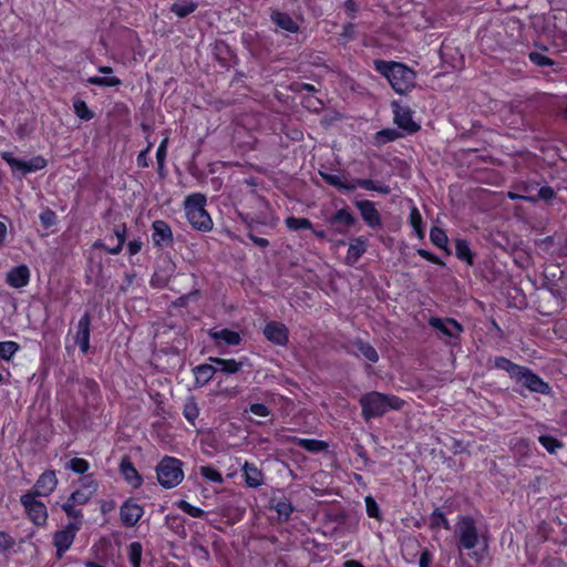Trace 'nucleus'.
Listing matches in <instances>:
<instances>
[{
  "label": "nucleus",
  "instance_id": "f257e3e1",
  "mask_svg": "<svg viewBox=\"0 0 567 567\" xmlns=\"http://www.w3.org/2000/svg\"><path fill=\"white\" fill-rule=\"evenodd\" d=\"M374 69L389 81L398 94H405L415 85V72L403 63L374 60Z\"/></svg>",
  "mask_w": 567,
  "mask_h": 567
},
{
  "label": "nucleus",
  "instance_id": "f03ea898",
  "mask_svg": "<svg viewBox=\"0 0 567 567\" xmlns=\"http://www.w3.org/2000/svg\"><path fill=\"white\" fill-rule=\"evenodd\" d=\"M359 403L363 419L369 421L382 416L390 410H400L404 401L392 394L372 391L363 394Z\"/></svg>",
  "mask_w": 567,
  "mask_h": 567
},
{
  "label": "nucleus",
  "instance_id": "7ed1b4c3",
  "mask_svg": "<svg viewBox=\"0 0 567 567\" xmlns=\"http://www.w3.org/2000/svg\"><path fill=\"white\" fill-rule=\"evenodd\" d=\"M206 196L200 193L188 195L184 200L186 218L193 228L199 231H209L213 228V219L205 209Z\"/></svg>",
  "mask_w": 567,
  "mask_h": 567
},
{
  "label": "nucleus",
  "instance_id": "20e7f679",
  "mask_svg": "<svg viewBox=\"0 0 567 567\" xmlns=\"http://www.w3.org/2000/svg\"><path fill=\"white\" fill-rule=\"evenodd\" d=\"M454 534L458 551L472 550L480 544V533L475 519L470 515H458Z\"/></svg>",
  "mask_w": 567,
  "mask_h": 567
},
{
  "label": "nucleus",
  "instance_id": "39448f33",
  "mask_svg": "<svg viewBox=\"0 0 567 567\" xmlns=\"http://www.w3.org/2000/svg\"><path fill=\"white\" fill-rule=\"evenodd\" d=\"M183 462L176 457L165 456L156 466L158 483L165 488L177 486L184 478Z\"/></svg>",
  "mask_w": 567,
  "mask_h": 567
},
{
  "label": "nucleus",
  "instance_id": "423d86ee",
  "mask_svg": "<svg viewBox=\"0 0 567 567\" xmlns=\"http://www.w3.org/2000/svg\"><path fill=\"white\" fill-rule=\"evenodd\" d=\"M1 158L10 166L13 175L20 173V176L43 169L48 164L47 159L41 155L34 156L30 161H22L16 158L11 152H3Z\"/></svg>",
  "mask_w": 567,
  "mask_h": 567
},
{
  "label": "nucleus",
  "instance_id": "0eeeda50",
  "mask_svg": "<svg viewBox=\"0 0 567 567\" xmlns=\"http://www.w3.org/2000/svg\"><path fill=\"white\" fill-rule=\"evenodd\" d=\"M20 503L34 525L43 526L47 524V506L42 502L37 501V496L25 493L20 497Z\"/></svg>",
  "mask_w": 567,
  "mask_h": 567
},
{
  "label": "nucleus",
  "instance_id": "6e6552de",
  "mask_svg": "<svg viewBox=\"0 0 567 567\" xmlns=\"http://www.w3.org/2000/svg\"><path fill=\"white\" fill-rule=\"evenodd\" d=\"M80 527L81 520L70 522L63 529L54 533L53 545L56 548L58 558H62L63 554L71 547Z\"/></svg>",
  "mask_w": 567,
  "mask_h": 567
},
{
  "label": "nucleus",
  "instance_id": "1a4fd4ad",
  "mask_svg": "<svg viewBox=\"0 0 567 567\" xmlns=\"http://www.w3.org/2000/svg\"><path fill=\"white\" fill-rule=\"evenodd\" d=\"M515 381L534 393L549 394L551 391L549 384L527 367H522Z\"/></svg>",
  "mask_w": 567,
  "mask_h": 567
},
{
  "label": "nucleus",
  "instance_id": "9d476101",
  "mask_svg": "<svg viewBox=\"0 0 567 567\" xmlns=\"http://www.w3.org/2000/svg\"><path fill=\"white\" fill-rule=\"evenodd\" d=\"M56 485L55 472L48 470L39 476L33 487L27 493L37 497H45L55 489Z\"/></svg>",
  "mask_w": 567,
  "mask_h": 567
},
{
  "label": "nucleus",
  "instance_id": "9b49d317",
  "mask_svg": "<svg viewBox=\"0 0 567 567\" xmlns=\"http://www.w3.org/2000/svg\"><path fill=\"white\" fill-rule=\"evenodd\" d=\"M360 213L361 218L370 228H379L382 225L381 215L378 212L375 204L371 200L363 199L354 203Z\"/></svg>",
  "mask_w": 567,
  "mask_h": 567
},
{
  "label": "nucleus",
  "instance_id": "f8f14e48",
  "mask_svg": "<svg viewBox=\"0 0 567 567\" xmlns=\"http://www.w3.org/2000/svg\"><path fill=\"white\" fill-rule=\"evenodd\" d=\"M262 332L265 338L276 346L284 347L289 341L288 328L279 321H270L266 323Z\"/></svg>",
  "mask_w": 567,
  "mask_h": 567
},
{
  "label": "nucleus",
  "instance_id": "ddd939ff",
  "mask_svg": "<svg viewBox=\"0 0 567 567\" xmlns=\"http://www.w3.org/2000/svg\"><path fill=\"white\" fill-rule=\"evenodd\" d=\"M394 113V123L408 133H415L420 125L413 121L412 111L408 106H401L396 102L392 104Z\"/></svg>",
  "mask_w": 567,
  "mask_h": 567
},
{
  "label": "nucleus",
  "instance_id": "4468645a",
  "mask_svg": "<svg viewBox=\"0 0 567 567\" xmlns=\"http://www.w3.org/2000/svg\"><path fill=\"white\" fill-rule=\"evenodd\" d=\"M357 223L355 216L348 207L338 209L329 219L328 224L336 227V233L346 234Z\"/></svg>",
  "mask_w": 567,
  "mask_h": 567
},
{
  "label": "nucleus",
  "instance_id": "2eb2a0df",
  "mask_svg": "<svg viewBox=\"0 0 567 567\" xmlns=\"http://www.w3.org/2000/svg\"><path fill=\"white\" fill-rule=\"evenodd\" d=\"M152 241L154 246L163 249L172 245L173 233L171 227L164 220H155L152 225Z\"/></svg>",
  "mask_w": 567,
  "mask_h": 567
},
{
  "label": "nucleus",
  "instance_id": "dca6fc26",
  "mask_svg": "<svg viewBox=\"0 0 567 567\" xmlns=\"http://www.w3.org/2000/svg\"><path fill=\"white\" fill-rule=\"evenodd\" d=\"M429 324L441 331L444 336L455 340L458 339L461 332L463 331L461 323L452 318L441 319L432 317L429 320Z\"/></svg>",
  "mask_w": 567,
  "mask_h": 567
},
{
  "label": "nucleus",
  "instance_id": "f3484780",
  "mask_svg": "<svg viewBox=\"0 0 567 567\" xmlns=\"http://www.w3.org/2000/svg\"><path fill=\"white\" fill-rule=\"evenodd\" d=\"M90 324L91 316L89 312H85L78 322L76 333L74 337V342L80 347V350L83 353H87L90 349Z\"/></svg>",
  "mask_w": 567,
  "mask_h": 567
},
{
  "label": "nucleus",
  "instance_id": "a211bd4d",
  "mask_svg": "<svg viewBox=\"0 0 567 567\" xmlns=\"http://www.w3.org/2000/svg\"><path fill=\"white\" fill-rule=\"evenodd\" d=\"M270 508L278 514L280 520L287 522L295 511L291 501L284 494H274L270 498Z\"/></svg>",
  "mask_w": 567,
  "mask_h": 567
},
{
  "label": "nucleus",
  "instance_id": "6ab92c4d",
  "mask_svg": "<svg viewBox=\"0 0 567 567\" xmlns=\"http://www.w3.org/2000/svg\"><path fill=\"white\" fill-rule=\"evenodd\" d=\"M30 270L27 265L11 268L6 276V282L12 288H22L29 284Z\"/></svg>",
  "mask_w": 567,
  "mask_h": 567
},
{
  "label": "nucleus",
  "instance_id": "aec40b11",
  "mask_svg": "<svg viewBox=\"0 0 567 567\" xmlns=\"http://www.w3.org/2000/svg\"><path fill=\"white\" fill-rule=\"evenodd\" d=\"M121 522L126 527H133L142 517V507L132 499H127L120 511Z\"/></svg>",
  "mask_w": 567,
  "mask_h": 567
},
{
  "label": "nucleus",
  "instance_id": "412c9836",
  "mask_svg": "<svg viewBox=\"0 0 567 567\" xmlns=\"http://www.w3.org/2000/svg\"><path fill=\"white\" fill-rule=\"evenodd\" d=\"M241 472L248 487L258 488L264 485V474L254 463L245 462L241 467Z\"/></svg>",
  "mask_w": 567,
  "mask_h": 567
},
{
  "label": "nucleus",
  "instance_id": "4be33fe9",
  "mask_svg": "<svg viewBox=\"0 0 567 567\" xmlns=\"http://www.w3.org/2000/svg\"><path fill=\"white\" fill-rule=\"evenodd\" d=\"M271 22L280 30L296 33L299 30L298 23L286 12L272 11L270 14Z\"/></svg>",
  "mask_w": 567,
  "mask_h": 567
},
{
  "label": "nucleus",
  "instance_id": "5701e85b",
  "mask_svg": "<svg viewBox=\"0 0 567 567\" xmlns=\"http://www.w3.org/2000/svg\"><path fill=\"white\" fill-rule=\"evenodd\" d=\"M120 472L125 481L134 487H138L142 483V476L134 467L128 456H124L120 463Z\"/></svg>",
  "mask_w": 567,
  "mask_h": 567
},
{
  "label": "nucleus",
  "instance_id": "b1692460",
  "mask_svg": "<svg viewBox=\"0 0 567 567\" xmlns=\"http://www.w3.org/2000/svg\"><path fill=\"white\" fill-rule=\"evenodd\" d=\"M365 251V239L363 237L353 238L349 244V248L346 256V262L348 265H354Z\"/></svg>",
  "mask_w": 567,
  "mask_h": 567
},
{
  "label": "nucleus",
  "instance_id": "393cba45",
  "mask_svg": "<svg viewBox=\"0 0 567 567\" xmlns=\"http://www.w3.org/2000/svg\"><path fill=\"white\" fill-rule=\"evenodd\" d=\"M208 334L213 340L223 342L227 346H238L241 342L240 334L229 329H212L209 330Z\"/></svg>",
  "mask_w": 567,
  "mask_h": 567
},
{
  "label": "nucleus",
  "instance_id": "a878e982",
  "mask_svg": "<svg viewBox=\"0 0 567 567\" xmlns=\"http://www.w3.org/2000/svg\"><path fill=\"white\" fill-rule=\"evenodd\" d=\"M353 347L355 348V351L353 352L355 357L361 355L371 363H377L379 361V353L375 348L362 339H355L353 341Z\"/></svg>",
  "mask_w": 567,
  "mask_h": 567
},
{
  "label": "nucleus",
  "instance_id": "bb28decb",
  "mask_svg": "<svg viewBox=\"0 0 567 567\" xmlns=\"http://www.w3.org/2000/svg\"><path fill=\"white\" fill-rule=\"evenodd\" d=\"M209 361L215 364L216 372L220 371L227 374H234L241 370L243 363L237 362L235 359L209 358Z\"/></svg>",
  "mask_w": 567,
  "mask_h": 567
},
{
  "label": "nucleus",
  "instance_id": "cd10ccee",
  "mask_svg": "<svg viewBox=\"0 0 567 567\" xmlns=\"http://www.w3.org/2000/svg\"><path fill=\"white\" fill-rule=\"evenodd\" d=\"M292 442L311 453H319L328 450L329 445L324 441L316 440V439H302V437H293Z\"/></svg>",
  "mask_w": 567,
  "mask_h": 567
},
{
  "label": "nucleus",
  "instance_id": "c85d7f7f",
  "mask_svg": "<svg viewBox=\"0 0 567 567\" xmlns=\"http://www.w3.org/2000/svg\"><path fill=\"white\" fill-rule=\"evenodd\" d=\"M352 185H354V189L357 187H360L365 190H374L377 193L388 195L391 193V188L389 185L382 184V183H375L372 179L369 178H357L352 182Z\"/></svg>",
  "mask_w": 567,
  "mask_h": 567
},
{
  "label": "nucleus",
  "instance_id": "c756f323",
  "mask_svg": "<svg viewBox=\"0 0 567 567\" xmlns=\"http://www.w3.org/2000/svg\"><path fill=\"white\" fill-rule=\"evenodd\" d=\"M455 255L460 260L465 261L470 266L474 262V255L470 248L468 241L465 239L458 238L455 240Z\"/></svg>",
  "mask_w": 567,
  "mask_h": 567
},
{
  "label": "nucleus",
  "instance_id": "7c9ffc66",
  "mask_svg": "<svg viewBox=\"0 0 567 567\" xmlns=\"http://www.w3.org/2000/svg\"><path fill=\"white\" fill-rule=\"evenodd\" d=\"M494 367L506 371L509 377L515 380L523 365L516 364L505 357H496L494 360Z\"/></svg>",
  "mask_w": 567,
  "mask_h": 567
},
{
  "label": "nucleus",
  "instance_id": "2f4dec72",
  "mask_svg": "<svg viewBox=\"0 0 567 567\" xmlns=\"http://www.w3.org/2000/svg\"><path fill=\"white\" fill-rule=\"evenodd\" d=\"M193 371H194L196 381L200 382L202 384H206L215 375L216 368H215V364L212 365V364L204 363V364H199V365L195 367Z\"/></svg>",
  "mask_w": 567,
  "mask_h": 567
},
{
  "label": "nucleus",
  "instance_id": "473e14b6",
  "mask_svg": "<svg viewBox=\"0 0 567 567\" xmlns=\"http://www.w3.org/2000/svg\"><path fill=\"white\" fill-rule=\"evenodd\" d=\"M402 136L395 128H383L374 134L373 143L375 146H382L389 142H393Z\"/></svg>",
  "mask_w": 567,
  "mask_h": 567
},
{
  "label": "nucleus",
  "instance_id": "72a5a7b5",
  "mask_svg": "<svg viewBox=\"0 0 567 567\" xmlns=\"http://www.w3.org/2000/svg\"><path fill=\"white\" fill-rule=\"evenodd\" d=\"M320 175L327 184L336 187L339 190L351 192L354 189V185H352V182L346 183L342 181V178L339 175L330 174V173H320Z\"/></svg>",
  "mask_w": 567,
  "mask_h": 567
},
{
  "label": "nucleus",
  "instance_id": "f704fd0d",
  "mask_svg": "<svg viewBox=\"0 0 567 567\" xmlns=\"http://www.w3.org/2000/svg\"><path fill=\"white\" fill-rule=\"evenodd\" d=\"M441 527L445 530L451 529L450 522L445 514L440 508H435L430 515V528L436 530Z\"/></svg>",
  "mask_w": 567,
  "mask_h": 567
},
{
  "label": "nucleus",
  "instance_id": "c9c22d12",
  "mask_svg": "<svg viewBox=\"0 0 567 567\" xmlns=\"http://www.w3.org/2000/svg\"><path fill=\"white\" fill-rule=\"evenodd\" d=\"M196 9L197 2L195 1L175 2L171 7V11L178 18H185L193 13Z\"/></svg>",
  "mask_w": 567,
  "mask_h": 567
},
{
  "label": "nucleus",
  "instance_id": "e433bc0d",
  "mask_svg": "<svg viewBox=\"0 0 567 567\" xmlns=\"http://www.w3.org/2000/svg\"><path fill=\"white\" fill-rule=\"evenodd\" d=\"M430 239L437 248L447 251L449 238L442 228L433 227L430 231Z\"/></svg>",
  "mask_w": 567,
  "mask_h": 567
},
{
  "label": "nucleus",
  "instance_id": "4c0bfd02",
  "mask_svg": "<svg viewBox=\"0 0 567 567\" xmlns=\"http://www.w3.org/2000/svg\"><path fill=\"white\" fill-rule=\"evenodd\" d=\"M73 110L76 116L83 121H91L94 117V112L89 109L85 101L83 100H74Z\"/></svg>",
  "mask_w": 567,
  "mask_h": 567
},
{
  "label": "nucleus",
  "instance_id": "58836bf2",
  "mask_svg": "<svg viewBox=\"0 0 567 567\" xmlns=\"http://www.w3.org/2000/svg\"><path fill=\"white\" fill-rule=\"evenodd\" d=\"M288 229L292 231H297L300 229H312V223L308 218H298L295 216H289L285 220Z\"/></svg>",
  "mask_w": 567,
  "mask_h": 567
},
{
  "label": "nucleus",
  "instance_id": "ea45409f",
  "mask_svg": "<svg viewBox=\"0 0 567 567\" xmlns=\"http://www.w3.org/2000/svg\"><path fill=\"white\" fill-rule=\"evenodd\" d=\"M19 350L20 346L14 341L0 342V358L4 361H10Z\"/></svg>",
  "mask_w": 567,
  "mask_h": 567
},
{
  "label": "nucleus",
  "instance_id": "a19ab883",
  "mask_svg": "<svg viewBox=\"0 0 567 567\" xmlns=\"http://www.w3.org/2000/svg\"><path fill=\"white\" fill-rule=\"evenodd\" d=\"M86 82L103 87H112L121 84L120 79L116 76H90Z\"/></svg>",
  "mask_w": 567,
  "mask_h": 567
},
{
  "label": "nucleus",
  "instance_id": "79ce46f5",
  "mask_svg": "<svg viewBox=\"0 0 567 567\" xmlns=\"http://www.w3.org/2000/svg\"><path fill=\"white\" fill-rule=\"evenodd\" d=\"M538 441L542 444V446L550 454L556 453L564 446L559 440L550 435H540L538 437Z\"/></svg>",
  "mask_w": 567,
  "mask_h": 567
},
{
  "label": "nucleus",
  "instance_id": "37998d69",
  "mask_svg": "<svg viewBox=\"0 0 567 567\" xmlns=\"http://www.w3.org/2000/svg\"><path fill=\"white\" fill-rule=\"evenodd\" d=\"M198 414L199 409L196 401L193 398L188 399L184 404L183 415L189 423L194 424L195 420L198 417Z\"/></svg>",
  "mask_w": 567,
  "mask_h": 567
},
{
  "label": "nucleus",
  "instance_id": "c03bdc74",
  "mask_svg": "<svg viewBox=\"0 0 567 567\" xmlns=\"http://www.w3.org/2000/svg\"><path fill=\"white\" fill-rule=\"evenodd\" d=\"M200 475L207 481L221 484L224 482L223 475L213 466L206 465L199 467Z\"/></svg>",
  "mask_w": 567,
  "mask_h": 567
},
{
  "label": "nucleus",
  "instance_id": "a18cd8bd",
  "mask_svg": "<svg viewBox=\"0 0 567 567\" xmlns=\"http://www.w3.org/2000/svg\"><path fill=\"white\" fill-rule=\"evenodd\" d=\"M65 468L76 474H84L89 470V462L84 458L74 457L71 458L66 464Z\"/></svg>",
  "mask_w": 567,
  "mask_h": 567
},
{
  "label": "nucleus",
  "instance_id": "49530a36",
  "mask_svg": "<svg viewBox=\"0 0 567 567\" xmlns=\"http://www.w3.org/2000/svg\"><path fill=\"white\" fill-rule=\"evenodd\" d=\"M128 559L132 567H141L142 544L134 542L130 545Z\"/></svg>",
  "mask_w": 567,
  "mask_h": 567
},
{
  "label": "nucleus",
  "instance_id": "de8ad7c7",
  "mask_svg": "<svg viewBox=\"0 0 567 567\" xmlns=\"http://www.w3.org/2000/svg\"><path fill=\"white\" fill-rule=\"evenodd\" d=\"M410 225L416 233L417 237L422 238L424 235L422 229V216L415 206H413L410 212Z\"/></svg>",
  "mask_w": 567,
  "mask_h": 567
},
{
  "label": "nucleus",
  "instance_id": "09e8293b",
  "mask_svg": "<svg viewBox=\"0 0 567 567\" xmlns=\"http://www.w3.org/2000/svg\"><path fill=\"white\" fill-rule=\"evenodd\" d=\"M177 506L182 512L186 513L187 515H189L190 517H194V518H200L205 515L204 509H202L197 506H194L186 501H179Z\"/></svg>",
  "mask_w": 567,
  "mask_h": 567
},
{
  "label": "nucleus",
  "instance_id": "8fccbe9b",
  "mask_svg": "<svg viewBox=\"0 0 567 567\" xmlns=\"http://www.w3.org/2000/svg\"><path fill=\"white\" fill-rule=\"evenodd\" d=\"M56 214L51 208L47 207L40 214V220L44 227V229H49L56 224Z\"/></svg>",
  "mask_w": 567,
  "mask_h": 567
},
{
  "label": "nucleus",
  "instance_id": "3c124183",
  "mask_svg": "<svg viewBox=\"0 0 567 567\" xmlns=\"http://www.w3.org/2000/svg\"><path fill=\"white\" fill-rule=\"evenodd\" d=\"M239 217L249 227H251L252 224H266V217L261 213L255 215L250 213H239Z\"/></svg>",
  "mask_w": 567,
  "mask_h": 567
},
{
  "label": "nucleus",
  "instance_id": "603ef678",
  "mask_svg": "<svg viewBox=\"0 0 567 567\" xmlns=\"http://www.w3.org/2000/svg\"><path fill=\"white\" fill-rule=\"evenodd\" d=\"M529 60L537 66H551L554 61L539 52H530Z\"/></svg>",
  "mask_w": 567,
  "mask_h": 567
},
{
  "label": "nucleus",
  "instance_id": "864d4df0",
  "mask_svg": "<svg viewBox=\"0 0 567 567\" xmlns=\"http://www.w3.org/2000/svg\"><path fill=\"white\" fill-rule=\"evenodd\" d=\"M61 507L69 518L75 519L74 522L81 520L82 513L80 509H75L74 504L66 501L61 505Z\"/></svg>",
  "mask_w": 567,
  "mask_h": 567
},
{
  "label": "nucleus",
  "instance_id": "5fc2aeb1",
  "mask_svg": "<svg viewBox=\"0 0 567 567\" xmlns=\"http://www.w3.org/2000/svg\"><path fill=\"white\" fill-rule=\"evenodd\" d=\"M89 494L84 493L83 491L76 489L69 496L68 502H71L74 505H84L89 502Z\"/></svg>",
  "mask_w": 567,
  "mask_h": 567
},
{
  "label": "nucleus",
  "instance_id": "6e6d98bb",
  "mask_svg": "<svg viewBox=\"0 0 567 567\" xmlns=\"http://www.w3.org/2000/svg\"><path fill=\"white\" fill-rule=\"evenodd\" d=\"M166 153H167V137H165L161 142L159 146L156 150V158H157L159 169H162L164 167Z\"/></svg>",
  "mask_w": 567,
  "mask_h": 567
},
{
  "label": "nucleus",
  "instance_id": "4d7b16f0",
  "mask_svg": "<svg viewBox=\"0 0 567 567\" xmlns=\"http://www.w3.org/2000/svg\"><path fill=\"white\" fill-rule=\"evenodd\" d=\"M365 507L369 517L379 518V505L371 496L365 497Z\"/></svg>",
  "mask_w": 567,
  "mask_h": 567
},
{
  "label": "nucleus",
  "instance_id": "13d9d810",
  "mask_svg": "<svg viewBox=\"0 0 567 567\" xmlns=\"http://www.w3.org/2000/svg\"><path fill=\"white\" fill-rule=\"evenodd\" d=\"M249 412L256 416L266 417L270 415V409L262 403H254L249 406Z\"/></svg>",
  "mask_w": 567,
  "mask_h": 567
},
{
  "label": "nucleus",
  "instance_id": "bf43d9fd",
  "mask_svg": "<svg viewBox=\"0 0 567 567\" xmlns=\"http://www.w3.org/2000/svg\"><path fill=\"white\" fill-rule=\"evenodd\" d=\"M16 544L13 537H11L7 532H0V549L6 551L11 549Z\"/></svg>",
  "mask_w": 567,
  "mask_h": 567
},
{
  "label": "nucleus",
  "instance_id": "052dcab7",
  "mask_svg": "<svg viewBox=\"0 0 567 567\" xmlns=\"http://www.w3.org/2000/svg\"><path fill=\"white\" fill-rule=\"evenodd\" d=\"M433 560V555L429 548H422L420 553L419 567H430Z\"/></svg>",
  "mask_w": 567,
  "mask_h": 567
},
{
  "label": "nucleus",
  "instance_id": "680f3d73",
  "mask_svg": "<svg viewBox=\"0 0 567 567\" xmlns=\"http://www.w3.org/2000/svg\"><path fill=\"white\" fill-rule=\"evenodd\" d=\"M555 197V192L550 186H543L538 190V198L543 200H550Z\"/></svg>",
  "mask_w": 567,
  "mask_h": 567
},
{
  "label": "nucleus",
  "instance_id": "e2e57ef3",
  "mask_svg": "<svg viewBox=\"0 0 567 567\" xmlns=\"http://www.w3.org/2000/svg\"><path fill=\"white\" fill-rule=\"evenodd\" d=\"M248 237L255 245H257L260 248H266L269 246V241L266 238L255 236L251 233L248 234Z\"/></svg>",
  "mask_w": 567,
  "mask_h": 567
},
{
  "label": "nucleus",
  "instance_id": "0e129e2a",
  "mask_svg": "<svg viewBox=\"0 0 567 567\" xmlns=\"http://www.w3.org/2000/svg\"><path fill=\"white\" fill-rule=\"evenodd\" d=\"M116 236H117V239H118L117 245L114 248H106L107 251L110 254H112V255H116V254H118L121 251L122 246H123L124 240H125L124 234H120L118 231H116Z\"/></svg>",
  "mask_w": 567,
  "mask_h": 567
},
{
  "label": "nucleus",
  "instance_id": "69168bd1",
  "mask_svg": "<svg viewBox=\"0 0 567 567\" xmlns=\"http://www.w3.org/2000/svg\"><path fill=\"white\" fill-rule=\"evenodd\" d=\"M142 248V243L138 240H133L128 244V252L131 255L137 254Z\"/></svg>",
  "mask_w": 567,
  "mask_h": 567
},
{
  "label": "nucleus",
  "instance_id": "338daca9",
  "mask_svg": "<svg viewBox=\"0 0 567 567\" xmlns=\"http://www.w3.org/2000/svg\"><path fill=\"white\" fill-rule=\"evenodd\" d=\"M417 254H419L421 257H423V258H425V259H427V260H431V261H437V258H436L434 255H432L430 251H427V250L419 249V250H417Z\"/></svg>",
  "mask_w": 567,
  "mask_h": 567
},
{
  "label": "nucleus",
  "instance_id": "774afa93",
  "mask_svg": "<svg viewBox=\"0 0 567 567\" xmlns=\"http://www.w3.org/2000/svg\"><path fill=\"white\" fill-rule=\"evenodd\" d=\"M343 567H364L360 561L351 559L343 563Z\"/></svg>",
  "mask_w": 567,
  "mask_h": 567
}]
</instances>
